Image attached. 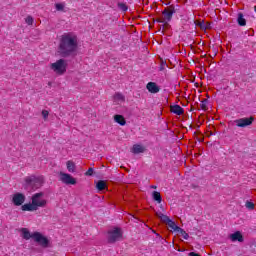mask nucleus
<instances>
[{"mask_svg": "<svg viewBox=\"0 0 256 256\" xmlns=\"http://www.w3.org/2000/svg\"><path fill=\"white\" fill-rule=\"evenodd\" d=\"M79 38L73 32H66L60 36L58 44V54L61 57H71L77 53Z\"/></svg>", "mask_w": 256, "mask_h": 256, "instance_id": "obj_1", "label": "nucleus"}, {"mask_svg": "<svg viewBox=\"0 0 256 256\" xmlns=\"http://www.w3.org/2000/svg\"><path fill=\"white\" fill-rule=\"evenodd\" d=\"M31 202L22 205L21 209L23 211H39V209H43L47 207V199L45 198V193L37 192L32 195Z\"/></svg>", "mask_w": 256, "mask_h": 256, "instance_id": "obj_2", "label": "nucleus"}, {"mask_svg": "<svg viewBox=\"0 0 256 256\" xmlns=\"http://www.w3.org/2000/svg\"><path fill=\"white\" fill-rule=\"evenodd\" d=\"M45 183V178L43 176H26L24 178V187L25 189H41Z\"/></svg>", "mask_w": 256, "mask_h": 256, "instance_id": "obj_3", "label": "nucleus"}, {"mask_svg": "<svg viewBox=\"0 0 256 256\" xmlns=\"http://www.w3.org/2000/svg\"><path fill=\"white\" fill-rule=\"evenodd\" d=\"M67 60L61 58L50 64V69L56 75H65L67 73Z\"/></svg>", "mask_w": 256, "mask_h": 256, "instance_id": "obj_4", "label": "nucleus"}, {"mask_svg": "<svg viewBox=\"0 0 256 256\" xmlns=\"http://www.w3.org/2000/svg\"><path fill=\"white\" fill-rule=\"evenodd\" d=\"M175 13V8L173 6L167 7L162 12V17L157 19V23H163L167 25L171 19H173V14Z\"/></svg>", "mask_w": 256, "mask_h": 256, "instance_id": "obj_5", "label": "nucleus"}, {"mask_svg": "<svg viewBox=\"0 0 256 256\" xmlns=\"http://www.w3.org/2000/svg\"><path fill=\"white\" fill-rule=\"evenodd\" d=\"M123 239V230L121 228H113L108 231V241L109 243H116V241H121Z\"/></svg>", "mask_w": 256, "mask_h": 256, "instance_id": "obj_6", "label": "nucleus"}, {"mask_svg": "<svg viewBox=\"0 0 256 256\" xmlns=\"http://www.w3.org/2000/svg\"><path fill=\"white\" fill-rule=\"evenodd\" d=\"M32 237L33 240L44 249H47V247H49V239L41 234V232H34Z\"/></svg>", "mask_w": 256, "mask_h": 256, "instance_id": "obj_7", "label": "nucleus"}, {"mask_svg": "<svg viewBox=\"0 0 256 256\" xmlns=\"http://www.w3.org/2000/svg\"><path fill=\"white\" fill-rule=\"evenodd\" d=\"M26 199H27V197L25 196V194L20 193V192H16L11 196V202L16 207H23V205H24L23 203H25Z\"/></svg>", "mask_w": 256, "mask_h": 256, "instance_id": "obj_8", "label": "nucleus"}, {"mask_svg": "<svg viewBox=\"0 0 256 256\" xmlns=\"http://www.w3.org/2000/svg\"><path fill=\"white\" fill-rule=\"evenodd\" d=\"M59 175H60V181L64 183V185H77V179L73 178L71 174L60 172Z\"/></svg>", "mask_w": 256, "mask_h": 256, "instance_id": "obj_9", "label": "nucleus"}, {"mask_svg": "<svg viewBox=\"0 0 256 256\" xmlns=\"http://www.w3.org/2000/svg\"><path fill=\"white\" fill-rule=\"evenodd\" d=\"M253 121H255V118H240L234 121L235 125L237 127H249V125L253 124Z\"/></svg>", "mask_w": 256, "mask_h": 256, "instance_id": "obj_10", "label": "nucleus"}, {"mask_svg": "<svg viewBox=\"0 0 256 256\" xmlns=\"http://www.w3.org/2000/svg\"><path fill=\"white\" fill-rule=\"evenodd\" d=\"M146 89L149 91V93L153 94L159 93V91H161V88L155 82H148L146 85Z\"/></svg>", "mask_w": 256, "mask_h": 256, "instance_id": "obj_11", "label": "nucleus"}, {"mask_svg": "<svg viewBox=\"0 0 256 256\" xmlns=\"http://www.w3.org/2000/svg\"><path fill=\"white\" fill-rule=\"evenodd\" d=\"M165 221L164 223L175 233H177V230L180 229L181 227L177 226L175 221L171 220L169 217H164Z\"/></svg>", "mask_w": 256, "mask_h": 256, "instance_id": "obj_12", "label": "nucleus"}, {"mask_svg": "<svg viewBox=\"0 0 256 256\" xmlns=\"http://www.w3.org/2000/svg\"><path fill=\"white\" fill-rule=\"evenodd\" d=\"M230 240L235 243V241H238L239 243H243V234H241L239 231H236L235 233L231 234Z\"/></svg>", "mask_w": 256, "mask_h": 256, "instance_id": "obj_13", "label": "nucleus"}, {"mask_svg": "<svg viewBox=\"0 0 256 256\" xmlns=\"http://www.w3.org/2000/svg\"><path fill=\"white\" fill-rule=\"evenodd\" d=\"M132 153H134V155H139V153H145V148L141 144H135L132 147Z\"/></svg>", "mask_w": 256, "mask_h": 256, "instance_id": "obj_14", "label": "nucleus"}, {"mask_svg": "<svg viewBox=\"0 0 256 256\" xmlns=\"http://www.w3.org/2000/svg\"><path fill=\"white\" fill-rule=\"evenodd\" d=\"M170 111H171V113H174L175 115H183V113H184L183 108L179 105L171 106Z\"/></svg>", "mask_w": 256, "mask_h": 256, "instance_id": "obj_15", "label": "nucleus"}, {"mask_svg": "<svg viewBox=\"0 0 256 256\" xmlns=\"http://www.w3.org/2000/svg\"><path fill=\"white\" fill-rule=\"evenodd\" d=\"M114 121H115V123H118L122 127L127 125V121H125V117H123V115H119V114L115 115Z\"/></svg>", "mask_w": 256, "mask_h": 256, "instance_id": "obj_16", "label": "nucleus"}, {"mask_svg": "<svg viewBox=\"0 0 256 256\" xmlns=\"http://www.w3.org/2000/svg\"><path fill=\"white\" fill-rule=\"evenodd\" d=\"M22 237L23 239H26V241H29V239H33V233L29 232L27 228L21 229Z\"/></svg>", "mask_w": 256, "mask_h": 256, "instance_id": "obj_17", "label": "nucleus"}, {"mask_svg": "<svg viewBox=\"0 0 256 256\" xmlns=\"http://www.w3.org/2000/svg\"><path fill=\"white\" fill-rule=\"evenodd\" d=\"M237 23L240 27H245V25H247V20H245L243 13H238Z\"/></svg>", "mask_w": 256, "mask_h": 256, "instance_id": "obj_18", "label": "nucleus"}, {"mask_svg": "<svg viewBox=\"0 0 256 256\" xmlns=\"http://www.w3.org/2000/svg\"><path fill=\"white\" fill-rule=\"evenodd\" d=\"M96 189H98V191H105V189H107V183L103 180H99L96 184Z\"/></svg>", "mask_w": 256, "mask_h": 256, "instance_id": "obj_19", "label": "nucleus"}, {"mask_svg": "<svg viewBox=\"0 0 256 256\" xmlns=\"http://www.w3.org/2000/svg\"><path fill=\"white\" fill-rule=\"evenodd\" d=\"M113 99L115 103H123L125 101V96L121 93H116Z\"/></svg>", "mask_w": 256, "mask_h": 256, "instance_id": "obj_20", "label": "nucleus"}, {"mask_svg": "<svg viewBox=\"0 0 256 256\" xmlns=\"http://www.w3.org/2000/svg\"><path fill=\"white\" fill-rule=\"evenodd\" d=\"M66 167H67L69 173H75V162L74 161H71V160L67 161Z\"/></svg>", "mask_w": 256, "mask_h": 256, "instance_id": "obj_21", "label": "nucleus"}, {"mask_svg": "<svg viewBox=\"0 0 256 256\" xmlns=\"http://www.w3.org/2000/svg\"><path fill=\"white\" fill-rule=\"evenodd\" d=\"M152 197L154 201H157V203H161V201H163V199L161 198V193H159L158 191H154L152 193Z\"/></svg>", "mask_w": 256, "mask_h": 256, "instance_id": "obj_22", "label": "nucleus"}, {"mask_svg": "<svg viewBox=\"0 0 256 256\" xmlns=\"http://www.w3.org/2000/svg\"><path fill=\"white\" fill-rule=\"evenodd\" d=\"M176 233H179L180 235H182L183 239H186V240L189 239V234L182 228H179Z\"/></svg>", "mask_w": 256, "mask_h": 256, "instance_id": "obj_23", "label": "nucleus"}, {"mask_svg": "<svg viewBox=\"0 0 256 256\" xmlns=\"http://www.w3.org/2000/svg\"><path fill=\"white\" fill-rule=\"evenodd\" d=\"M245 207H246V209L253 211V209H255V204L253 202L247 201L245 204Z\"/></svg>", "mask_w": 256, "mask_h": 256, "instance_id": "obj_24", "label": "nucleus"}, {"mask_svg": "<svg viewBox=\"0 0 256 256\" xmlns=\"http://www.w3.org/2000/svg\"><path fill=\"white\" fill-rule=\"evenodd\" d=\"M156 215L161 220L162 223H165V217H169L161 212H157Z\"/></svg>", "mask_w": 256, "mask_h": 256, "instance_id": "obj_25", "label": "nucleus"}, {"mask_svg": "<svg viewBox=\"0 0 256 256\" xmlns=\"http://www.w3.org/2000/svg\"><path fill=\"white\" fill-rule=\"evenodd\" d=\"M34 21L33 16H27L25 18V23H27V25H33Z\"/></svg>", "mask_w": 256, "mask_h": 256, "instance_id": "obj_26", "label": "nucleus"}, {"mask_svg": "<svg viewBox=\"0 0 256 256\" xmlns=\"http://www.w3.org/2000/svg\"><path fill=\"white\" fill-rule=\"evenodd\" d=\"M118 8L124 12L127 11V9H128L127 4H125V3H118Z\"/></svg>", "mask_w": 256, "mask_h": 256, "instance_id": "obj_27", "label": "nucleus"}, {"mask_svg": "<svg viewBox=\"0 0 256 256\" xmlns=\"http://www.w3.org/2000/svg\"><path fill=\"white\" fill-rule=\"evenodd\" d=\"M42 117H43L44 121H47V119L49 118V111L42 110Z\"/></svg>", "mask_w": 256, "mask_h": 256, "instance_id": "obj_28", "label": "nucleus"}, {"mask_svg": "<svg viewBox=\"0 0 256 256\" xmlns=\"http://www.w3.org/2000/svg\"><path fill=\"white\" fill-rule=\"evenodd\" d=\"M57 11H63V9H65V5L64 4H61V3H57L55 5Z\"/></svg>", "mask_w": 256, "mask_h": 256, "instance_id": "obj_29", "label": "nucleus"}, {"mask_svg": "<svg viewBox=\"0 0 256 256\" xmlns=\"http://www.w3.org/2000/svg\"><path fill=\"white\" fill-rule=\"evenodd\" d=\"M86 177H91L93 175V168H89L88 171L85 172Z\"/></svg>", "mask_w": 256, "mask_h": 256, "instance_id": "obj_30", "label": "nucleus"}, {"mask_svg": "<svg viewBox=\"0 0 256 256\" xmlns=\"http://www.w3.org/2000/svg\"><path fill=\"white\" fill-rule=\"evenodd\" d=\"M189 256H200L199 254L195 253V252H190Z\"/></svg>", "mask_w": 256, "mask_h": 256, "instance_id": "obj_31", "label": "nucleus"}, {"mask_svg": "<svg viewBox=\"0 0 256 256\" xmlns=\"http://www.w3.org/2000/svg\"><path fill=\"white\" fill-rule=\"evenodd\" d=\"M150 189H157V186L152 185V186H150Z\"/></svg>", "mask_w": 256, "mask_h": 256, "instance_id": "obj_32", "label": "nucleus"}, {"mask_svg": "<svg viewBox=\"0 0 256 256\" xmlns=\"http://www.w3.org/2000/svg\"><path fill=\"white\" fill-rule=\"evenodd\" d=\"M202 109H205V105L204 104L202 105Z\"/></svg>", "mask_w": 256, "mask_h": 256, "instance_id": "obj_33", "label": "nucleus"}]
</instances>
